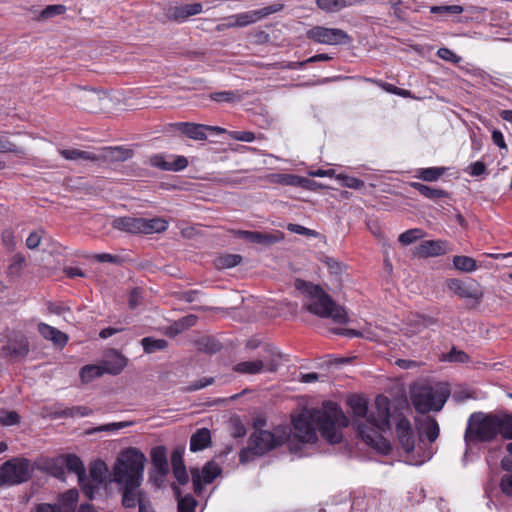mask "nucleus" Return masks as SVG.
<instances>
[{"label": "nucleus", "mask_w": 512, "mask_h": 512, "mask_svg": "<svg viewBox=\"0 0 512 512\" xmlns=\"http://www.w3.org/2000/svg\"><path fill=\"white\" fill-rule=\"evenodd\" d=\"M500 487L505 495H512V473L506 474L501 478Z\"/></svg>", "instance_id": "63"}, {"label": "nucleus", "mask_w": 512, "mask_h": 512, "mask_svg": "<svg viewBox=\"0 0 512 512\" xmlns=\"http://www.w3.org/2000/svg\"><path fill=\"white\" fill-rule=\"evenodd\" d=\"M232 139L243 142H252L255 140V134L251 131H232L230 132Z\"/></svg>", "instance_id": "59"}, {"label": "nucleus", "mask_w": 512, "mask_h": 512, "mask_svg": "<svg viewBox=\"0 0 512 512\" xmlns=\"http://www.w3.org/2000/svg\"><path fill=\"white\" fill-rule=\"evenodd\" d=\"M240 237L251 243L260 244L263 246H270L272 244L280 242L284 236L280 231L275 233H265L259 231H239Z\"/></svg>", "instance_id": "19"}, {"label": "nucleus", "mask_w": 512, "mask_h": 512, "mask_svg": "<svg viewBox=\"0 0 512 512\" xmlns=\"http://www.w3.org/2000/svg\"><path fill=\"white\" fill-rule=\"evenodd\" d=\"M105 372L103 371V368L101 364L95 365V364H89L85 365L80 370V378L83 383H89L95 378H99L103 376Z\"/></svg>", "instance_id": "35"}, {"label": "nucleus", "mask_w": 512, "mask_h": 512, "mask_svg": "<svg viewBox=\"0 0 512 512\" xmlns=\"http://www.w3.org/2000/svg\"><path fill=\"white\" fill-rule=\"evenodd\" d=\"M176 497L178 498V512H194L197 505L196 500L191 495L180 497L181 491L178 487H173Z\"/></svg>", "instance_id": "37"}, {"label": "nucleus", "mask_w": 512, "mask_h": 512, "mask_svg": "<svg viewBox=\"0 0 512 512\" xmlns=\"http://www.w3.org/2000/svg\"><path fill=\"white\" fill-rule=\"evenodd\" d=\"M410 186L418 191L420 195L430 200L443 199L449 196V193L443 189L433 188L420 182H411Z\"/></svg>", "instance_id": "31"}, {"label": "nucleus", "mask_w": 512, "mask_h": 512, "mask_svg": "<svg viewBox=\"0 0 512 512\" xmlns=\"http://www.w3.org/2000/svg\"><path fill=\"white\" fill-rule=\"evenodd\" d=\"M38 332L41 336L58 347H64L68 342V336L57 328L50 326L46 323L38 324Z\"/></svg>", "instance_id": "23"}, {"label": "nucleus", "mask_w": 512, "mask_h": 512, "mask_svg": "<svg viewBox=\"0 0 512 512\" xmlns=\"http://www.w3.org/2000/svg\"><path fill=\"white\" fill-rule=\"evenodd\" d=\"M92 414V410L89 407L86 406H74V407H68L65 408L59 412L56 413L57 417H75V416H89Z\"/></svg>", "instance_id": "40"}, {"label": "nucleus", "mask_w": 512, "mask_h": 512, "mask_svg": "<svg viewBox=\"0 0 512 512\" xmlns=\"http://www.w3.org/2000/svg\"><path fill=\"white\" fill-rule=\"evenodd\" d=\"M142 299H143V290L139 287L133 288L129 294V299H128L129 307L131 309L137 308L141 304Z\"/></svg>", "instance_id": "52"}, {"label": "nucleus", "mask_w": 512, "mask_h": 512, "mask_svg": "<svg viewBox=\"0 0 512 512\" xmlns=\"http://www.w3.org/2000/svg\"><path fill=\"white\" fill-rule=\"evenodd\" d=\"M201 350L214 354L221 349V345L219 342L214 341L212 339H205L200 342Z\"/></svg>", "instance_id": "58"}, {"label": "nucleus", "mask_w": 512, "mask_h": 512, "mask_svg": "<svg viewBox=\"0 0 512 512\" xmlns=\"http://www.w3.org/2000/svg\"><path fill=\"white\" fill-rule=\"evenodd\" d=\"M498 436L512 440V414L479 411L469 416L464 432L467 449L477 444L494 442Z\"/></svg>", "instance_id": "3"}, {"label": "nucleus", "mask_w": 512, "mask_h": 512, "mask_svg": "<svg viewBox=\"0 0 512 512\" xmlns=\"http://www.w3.org/2000/svg\"><path fill=\"white\" fill-rule=\"evenodd\" d=\"M39 469L57 479L65 480V468L62 455L46 459Z\"/></svg>", "instance_id": "25"}, {"label": "nucleus", "mask_w": 512, "mask_h": 512, "mask_svg": "<svg viewBox=\"0 0 512 512\" xmlns=\"http://www.w3.org/2000/svg\"><path fill=\"white\" fill-rule=\"evenodd\" d=\"M453 265L462 272H473L477 269L476 260L468 256H454Z\"/></svg>", "instance_id": "38"}, {"label": "nucleus", "mask_w": 512, "mask_h": 512, "mask_svg": "<svg viewBox=\"0 0 512 512\" xmlns=\"http://www.w3.org/2000/svg\"><path fill=\"white\" fill-rule=\"evenodd\" d=\"M79 499V493L77 489H69L58 497V503L56 507L59 512H75Z\"/></svg>", "instance_id": "24"}, {"label": "nucleus", "mask_w": 512, "mask_h": 512, "mask_svg": "<svg viewBox=\"0 0 512 512\" xmlns=\"http://www.w3.org/2000/svg\"><path fill=\"white\" fill-rule=\"evenodd\" d=\"M150 456L156 471L162 476L166 475L169 471L166 448L164 446H156L151 450Z\"/></svg>", "instance_id": "27"}, {"label": "nucleus", "mask_w": 512, "mask_h": 512, "mask_svg": "<svg viewBox=\"0 0 512 512\" xmlns=\"http://www.w3.org/2000/svg\"><path fill=\"white\" fill-rule=\"evenodd\" d=\"M348 419L340 406L333 401H324L321 408H312L293 419L295 437L302 443H315L317 429L321 436L331 444L342 440L339 427H347Z\"/></svg>", "instance_id": "1"}, {"label": "nucleus", "mask_w": 512, "mask_h": 512, "mask_svg": "<svg viewBox=\"0 0 512 512\" xmlns=\"http://www.w3.org/2000/svg\"><path fill=\"white\" fill-rule=\"evenodd\" d=\"M305 287V293L311 298L305 306L310 313L321 318H332L337 323H345L347 315L345 310L338 306L336 302L319 285L302 281Z\"/></svg>", "instance_id": "6"}, {"label": "nucleus", "mask_w": 512, "mask_h": 512, "mask_svg": "<svg viewBox=\"0 0 512 512\" xmlns=\"http://www.w3.org/2000/svg\"><path fill=\"white\" fill-rule=\"evenodd\" d=\"M133 150L122 147L100 148V162H124L133 157Z\"/></svg>", "instance_id": "21"}, {"label": "nucleus", "mask_w": 512, "mask_h": 512, "mask_svg": "<svg viewBox=\"0 0 512 512\" xmlns=\"http://www.w3.org/2000/svg\"><path fill=\"white\" fill-rule=\"evenodd\" d=\"M221 471V467L214 461L207 462L201 471L198 468H191L190 473L195 493L200 494L203 485L212 483Z\"/></svg>", "instance_id": "15"}, {"label": "nucleus", "mask_w": 512, "mask_h": 512, "mask_svg": "<svg viewBox=\"0 0 512 512\" xmlns=\"http://www.w3.org/2000/svg\"><path fill=\"white\" fill-rule=\"evenodd\" d=\"M391 419L396 422V435L401 447L407 453L412 452L415 448L416 439L410 421L401 412L397 411L391 414Z\"/></svg>", "instance_id": "13"}, {"label": "nucleus", "mask_w": 512, "mask_h": 512, "mask_svg": "<svg viewBox=\"0 0 512 512\" xmlns=\"http://www.w3.org/2000/svg\"><path fill=\"white\" fill-rule=\"evenodd\" d=\"M486 171L487 167L482 161L473 162L467 167V172L473 177L481 176L485 174Z\"/></svg>", "instance_id": "56"}, {"label": "nucleus", "mask_w": 512, "mask_h": 512, "mask_svg": "<svg viewBox=\"0 0 512 512\" xmlns=\"http://www.w3.org/2000/svg\"><path fill=\"white\" fill-rule=\"evenodd\" d=\"M66 12V6L62 4H54L46 6L40 14L41 19H49L56 15H62Z\"/></svg>", "instance_id": "45"}, {"label": "nucleus", "mask_w": 512, "mask_h": 512, "mask_svg": "<svg viewBox=\"0 0 512 512\" xmlns=\"http://www.w3.org/2000/svg\"><path fill=\"white\" fill-rule=\"evenodd\" d=\"M213 383H214L213 377H204L202 379L196 380L193 383H191L190 386L187 388V390L188 391H197V390L205 388Z\"/></svg>", "instance_id": "61"}, {"label": "nucleus", "mask_w": 512, "mask_h": 512, "mask_svg": "<svg viewBox=\"0 0 512 512\" xmlns=\"http://www.w3.org/2000/svg\"><path fill=\"white\" fill-rule=\"evenodd\" d=\"M143 350L147 354H152L168 347V341L165 339H155L153 337H144L141 340Z\"/></svg>", "instance_id": "36"}, {"label": "nucleus", "mask_w": 512, "mask_h": 512, "mask_svg": "<svg viewBox=\"0 0 512 512\" xmlns=\"http://www.w3.org/2000/svg\"><path fill=\"white\" fill-rule=\"evenodd\" d=\"M128 359L119 351L112 349L100 363L105 374L119 375L127 366Z\"/></svg>", "instance_id": "18"}, {"label": "nucleus", "mask_w": 512, "mask_h": 512, "mask_svg": "<svg viewBox=\"0 0 512 512\" xmlns=\"http://www.w3.org/2000/svg\"><path fill=\"white\" fill-rule=\"evenodd\" d=\"M367 81L377 84L383 90H385L386 92H389L391 94H394V95H397V96H401V97H404V98L411 97V92L409 90L396 87L393 84H390V83H387V82H383L381 80L370 79V78L367 79Z\"/></svg>", "instance_id": "41"}, {"label": "nucleus", "mask_w": 512, "mask_h": 512, "mask_svg": "<svg viewBox=\"0 0 512 512\" xmlns=\"http://www.w3.org/2000/svg\"><path fill=\"white\" fill-rule=\"evenodd\" d=\"M172 127L185 135L187 138L197 141H204L207 139V131L222 134L225 132L224 128L218 126H210L205 124H198L193 122H176Z\"/></svg>", "instance_id": "14"}, {"label": "nucleus", "mask_w": 512, "mask_h": 512, "mask_svg": "<svg viewBox=\"0 0 512 512\" xmlns=\"http://www.w3.org/2000/svg\"><path fill=\"white\" fill-rule=\"evenodd\" d=\"M316 5L319 9L331 13L342 10L348 4L346 0H316Z\"/></svg>", "instance_id": "39"}, {"label": "nucleus", "mask_w": 512, "mask_h": 512, "mask_svg": "<svg viewBox=\"0 0 512 512\" xmlns=\"http://www.w3.org/2000/svg\"><path fill=\"white\" fill-rule=\"evenodd\" d=\"M287 229L290 232H293V233H296L299 235H305V236H315L316 235V232L314 230L308 229L299 224H288Z\"/></svg>", "instance_id": "62"}, {"label": "nucleus", "mask_w": 512, "mask_h": 512, "mask_svg": "<svg viewBox=\"0 0 512 512\" xmlns=\"http://www.w3.org/2000/svg\"><path fill=\"white\" fill-rule=\"evenodd\" d=\"M211 445V433L207 428L198 429L191 435L190 450L193 452L204 450Z\"/></svg>", "instance_id": "29"}, {"label": "nucleus", "mask_w": 512, "mask_h": 512, "mask_svg": "<svg viewBox=\"0 0 512 512\" xmlns=\"http://www.w3.org/2000/svg\"><path fill=\"white\" fill-rule=\"evenodd\" d=\"M430 11L431 13L460 14L463 12V7L460 5L433 6Z\"/></svg>", "instance_id": "54"}, {"label": "nucleus", "mask_w": 512, "mask_h": 512, "mask_svg": "<svg viewBox=\"0 0 512 512\" xmlns=\"http://www.w3.org/2000/svg\"><path fill=\"white\" fill-rule=\"evenodd\" d=\"M42 239V231H34L29 234V236L26 239V246L29 249H36Z\"/></svg>", "instance_id": "60"}, {"label": "nucleus", "mask_w": 512, "mask_h": 512, "mask_svg": "<svg viewBox=\"0 0 512 512\" xmlns=\"http://www.w3.org/2000/svg\"><path fill=\"white\" fill-rule=\"evenodd\" d=\"M203 6L200 3L187 4L183 6H177L170 10L171 18L176 21H183L190 16L201 13Z\"/></svg>", "instance_id": "28"}, {"label": "nucleus", "mask_w": 512, "mask_h": 512, "mask_svg": "<svg viewBox=\"0 0 512 512\" xmlns=\"http://www.w3.org/2000/svg\"><path fill=\"white\" fill-rule=\"evenodd\" d=\"M448 397L445 391H434L431 387H422L412 394L415 410L421 414L440 411Z\"/></svg>", "instance_id": "9"}, {"label": "nucleus", "mask_w": 512, "mask_h": 512, "mask_svg": "<svg viewBox=\"0 0 512 512\" xmlns=\"http://www.w3.org/2000/svg\"><path fill=\"white\" fill-rule=\"evenodd\" d=\"M377 418L367 419V423H359L357 431L362 440L368 445L376 449L381 454L387 455L392 447L390 442L385 439L381 432L390 429L391 412L390 400L388 397L379 395L376 397Z\"/></svg>", "instance_id": "4"}, {"label": "nucleus", "mask_w": 512, "mask_h": 512, "mask_svg": "<svg viewBox=\"0 0 512 512\" xmlns=\"http://www.w3.org/2000/svg\"><path fill=\"white\" fill-rule=\"evenodd\" d=\"M446 286L451 292L463 299H473L478 303L483 297V293L477 285L467 284L460 279L450 278L446 281Z\"/></svg>", "instance_id": "16"}, {"label": "nucleus", "mask_w": 512, "mask_h": 512, "mask_svg": "<svg viewBox=\"0 0 512 512\" xmlns=\"http://www.w3.org/2000/svg\"><path fill=\"white\" fill-rule=\"evenodd\" d=\"M446 360L449 362L466 363L469 361V356L466 352L452 347L450 352L446 355Z\"/></svg>", "instance_id": "49"}, {"label": "nucleus", "mask_w": 512, "mask_h": 512, "mask_svg": "<svg viewBox=\"0 0 512 512\" xmlns=\"http://www.w3.org/2000/svg\"><path fill=\"white\" fill-rule=\"evenodd\" d=\"M111 226L114 229L131 234H152L165 231L168 223L159 217L145 219L124 216L113 219Z\"/></svg>", "instance_id": "7"}, {"label": "nucleus", "mask_w": 512, "mask_h": 512, "mask_svg": "<svg viewBox=\"0 0 512 512\" xmlns=\"http://www.w3.org/2000/svg\"><path fill=\"white\" fill-rule=\"evenodd\" d=\"M447 251V242L441 240L423 241L419 247V254L425 257L444 255Z\"/></svg>", "instance_id": "26"}, {"label": "nucleus", "mask_w": 512, "mask_h": 512, "mask_svg": "<svg viewBox=\"0 0 512 512\" xmlns=\"http://www.w3.org/2000/svg\"><path fill=\"white\" fill-rule=\"evenodd\" d=\"M415 425L420 439L426 438L432 443L438 438L440 428L435 418L430 416L415 418Z\"/></svg>", "instance_id": "17"}, {"label": "nucleus", "mask_w": 512, "mask_h": 512, "mask_svg": "<svg viewBox=\"0 0 512 512\" xmlns=\"http://www.w3.org/2000/svg\"><path fill=\"white\" fill-rule=\"evenodd\" d=\"M349 406L351 407L354 416L359 418H365V419H372L374 417L373 415H370L367 417L368 414V403L367 400L361 396H353L349 399ZM360 422L357 423V425ZM364 423H367V420H365Z\"/></svg>", "instance_id": "32"}, {"label": "nucleus", "mask_w": 512, "mask_h": 512, "mask_svg": "<svg viewBox=\"0 0 512 512\" xmlns=\"http://www.w3.org/2000/svg\"><path fill=\"white\" fill-rule=\"evenodd\" d=\"M291 429L288 426H278L273 431L258 430L253 432L248 439V446L239 453L241 463L250 461V454L262 456L267 452L291 441Z\"/></svg>", "instance_id": "5"}, {"label": "nucleus", "mask_w": 512, "mask_h": 512, "mask_svg": "<svg viewBox=\"0 0 512 512\" xmlns=\"http://www.w3.org/2000/svg\"><path fill=\"white\" fill-rule=\"evenodd\" d=\"M242 257L238 254H226L217 259V267L220 269L232 268L240 264Z\"/></svg>", "instance_id": "43"}, {"label": "nucleus", "mask_w": 512, "mask_h": 512, "mask_svg": "<svg viewBox=\"0 0 512 512\" xmlns=\"http://www.w3.org/2000/svg\"><path fill=\"white\" fill-rule=\"evenodd\" d=\"M209 98L217 103H236L243 99V95L238 90H228L212 92Z\"/></svg>", "instance_id": "34"}, {"label": "nucleus", "mask_w": 512, "mask_h": 512, "mask_svg": "<svg viewBox=\"0 0 512 512\" xmlns=\"http://www.w3.org/2000/svg\"><path fill=\"white\" fill-rule=\"evenodd\" d=\"M3 351L6 355L11 356L15 359L24 358L27 356L29 352V343L28 340L21 336L19 338L11 339L8 343L3 347Z\"/></svg>", "instance_id": "22"}, {"label": "nucleus", "mask_w": 512, "mask_h": 512, "mask_svg": "<svg viewBox=\"0 0 512 512\" xmlns=\"http://www.w3.org/2000/svg\"><path fill=\"white\" fill-rule=\"evenodd\" d=\"M173 470L174 477L180 485H185L189 481V477L186 471V467H177Z\"/></svg>", "instance_id": "64"}, {"label": "nucleus", "mask_w": 512, "mask_h": 512, "mask_svg": "<svg viewBox=\"0 0 512 512\" xmlns=\"http://www.w3.org/2000/svg\"><path fill=\"white\" fill-rule=\"evenodd\" d=\"M34 467L29 459L13 457L0 467V485L14 486L27 482L32 477Z\"/></svg>", "instance_id": "8"}, {"label": "nucleus", "mask_w": 512, "mask_h": 512, "mask_svg": "<svg viewBox=\"0 0 512 512\" xmlns=\"http://www.w3.org/2000/svg\"><path fill=\"white\" fill-rule=\"evenodd\" d=\"M308 39L326 45L349 44L352 41L344 30L339 28H327L324 26H314L306 33Z\"/></svg>", "instance_id": "11"}, {"label": "nucleus", "mask_w": 512, "mask_h": 512, "mask_svg": "<svg viewBox=\"0 0 512 512\" xmlns=\"http://www.w3.org/2000/svg\"><path fill=\"white\" fill-rule=\"evenodd\" d=\"M337 179L341 182L343 187L351 188V189H361L364 187L365 183L363 180L343 174H339Z\"/></svg>", "instance_id": "44"}, {"label": "nucleus", "mask_w": 512, "mask_h": 512, "mask_svg": "<svg viewBox=\"0 0 512 512\" xmlns=\"http://www.w3.org/2000/svg\"><path fill=\"white\" fill-rule=\"evenodd\" d=\"M1 240H2L3 246L8 251L11 252L15 249L16 241H15L14 232L11 229H5L2 231Z\"/></svg>", "instance_id": "51"}, {"label": "nucleus", "mask_w": 512, "mask_h": 512, "mask_svg": "<svg viewBox=\"0 0 512 512\" xmlns=\"http://www.w3.org/2000/svg\"><path fill=\"white\" fill-rule=\"evenodd\" d=\"M145 462L144 454L137 448L130 447L121 451L113 465L112 480L119 486L121 503L126 509L135 508L146 498L140 489Z\"/></svg>", "instance_id": "2"}, {"label": "nucleus", "mask_w": 512, "mask_h": 512, "mask_svg": "<svg viewBox=\"0 0 512 512\" xmlns=\"http://www.w3.org/2000/svg\"><path fill=\"white\" fill-rule=\"evenodd\" d=\"M25 261H26V258L23 254L16 253L15 255H13L11 258V261H10V265L8 267L9 273L10 274H18L20 272V270L22 269Z\"/></svg>", "instance_id": "50"}, {"label": "nucleus", "mask_w": 512, "mask_h": 512, "mask_svg": "<svg viewBox=\"0 0 512 512\" xmlns=\"http://www.w3.org/2000/svg\"><path fill=\"white\" fill-rule=\"evenodd\" d=\"M447 170V167L420 168L417 170L415 177L425 182H435L439 180Z\"/></svg>", "instance_id": "33"}, {"label": "nucleus", "mask_w": 512, "mask_h": 512, "mask_svg": "<svg viewBox=\"0 0 512 512\" xmlns=\"http://www.w3.org/2000/svg\"><path fill=\"white\" fill-rule=\"evenodd\" d=\"M310 180L297 176V175H291V174H283L281 175V183L285 185H292V186H301L306 187V183H309Z\"/></svg>", "instance_id": "48"}, {"label": "nucleus", "mask_w": 512, "mask_h": 512, "mask_svg": "<svg viewBox=\"0 0 512 512\" xmlns=\"http://www.w3.org/2000/svg\"><path fill=\"white\" fill-rule=\"evenodd\" d=\"M265 351L270 354V358L266 361L261 359H256L253 361H243L239 362L233 367V371L239 374H249L255 375L261 372H275L279 366V359L281 358V353L276 352L274 348L270 345L265 346Z\"/></svg>", "instance_id": "10"}, {"label": "nucleus", "mask_w": 512, "mask_h": 512, "mask_svg": "<svg viewBox=\"0 0 512 512\" xmlns=\"http://www.w3.org/2000/svg\"><path fill=\"white\" fill-rule=\"evenodd\" d=\"M151 166L159 168L163 171H182L188 166V160L184 156H176L171 162L166 161L162 154H155L150 157Z\"/></svg>", "instance_id": "20"}, {"label": "nucleus", "mask_w": 512, "mask_h": 512, "mask_svg": "<svg viewBox=\"0 0 512 512\" xmlns=\"http://www.w3.org/2000/svg\"><path fill=\"white\" fill-rule=\"evenodd\" d=\"M0 153L21 154L22 150L9 140L0 138Z\"/></svg>", "instance_id": "57"}, {"label": "nucleus", "mask_w": 512, "mask_h": 512, "mask_svg": "<svg viewBox=\"0 0 512 512\" xmlns=\"http://www.w3.org/2000/svg\"><path fill=\"white\" fill-rule=\"evenodd\" d=\"M284 5L281 3H274L269 6L253 10L247 11L239 14L232 15L228 18L230 21L227 26L228 27H245L250 24L256 23L257 21L277 12L282 11Z\"/></svg>", "instance_id": "12"}, {"label": "nucleus", "mask_w": 512, "mask_h": 512, "mask_svg": "<svg viewBox=\"0 0 512 512\" xmlns=\"http://www.w3.org/2000/svg\"><path fill=\"white\" fill-rule=\"evenodd\" d=\"M422 237L421 229H410L400 234L399 242L403 245H409Z\"/></svg>", "instance_id": "47"}, {"label": "nucleus", "mask_w": 512, "mask_h": 512, "mask_svg": "<svg viewBox=\"0 0 512 512\" xmlns=\"http://www.w3.org/2000/svg\"><path fill=\"white\" fill-rule=\"evenodd\" d=\"M65 471L75 473L79 481H83L86 477V470L82 460L75 454L62 455Z\"/></svg>", "instance_id": "30"}, {"label": "nucleus", "mask_w": 512, "mask_h": 512, "mask_svg": "<svg viewBox=\"0 0 512 512\" xmlns=\"http://www.w3.org/2000/svg\"><path fill=\"white\" fill-rule=\"evenodd\" d=\"M107 465L105 464V462L103 461H97V462H94L92 464V466L90 467V476L91 478L101 484L104 482L105 478H106V473H107Z\"/></svg>", "instance_id": "42"}, {"label": "nucleus", "mask_w": 512, "mask_h": 512, "mask_svg": "<svg viewBox=\"0 0 512 512\" xmlns=\"http://www.w3.org/2000/svg\"><path fill=\"white\" fill-rule=\"evenodd\" d=\"M436 54L439 58L451 63H458L461 60L460 56L446 47L439 48Z\"/></svg>", "instance_id": "53"}, {"label": "nucleus", "mask_w": 512, "mask_h": 512, "mask_svg": "<svg viewBox=\"0 0 512 512\" xmlns=\"http://www.w3.org/2000/svg\"><path fill=\"white\" fill-rule=\"evenodd\" d=\"M20 422V416L15 411L0 410V424L3 426H12Z\"/></svg>", "instance_id": "46"}, {"label": "nucleus", "mask_w": 512, "mask_h": 512, "mask_svg": "<svg viewBox=\"0 0 512 512\" xmlns=\"http://www.w3.org/2000/svg\"><path fill=\"white\" fill-rule=\"evenodd\" d=\"M132 425H133V422H131V421L114 422V423H109V424L99 426L98 428L95 429V431H97V432L116 431V430H120V429L129 427V426H132Z\"/></svg>", "instance_id": "55"}]
</instances>
